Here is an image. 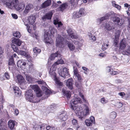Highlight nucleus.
<instances>
[{
	"label": "nucleus",
	"instance_id": "f257e3e1",
	"mask_svg": "<svg viewBox=\"0 0 130 130\" xmlns=\"http://www.w3.org/2000/svg\"><path fill=\"white\" fill-rule=\"evenodd\" d=\"M81 100L80 98H74L73 99L70 101V108L71 109L74 110L75 112L79 116V118L81 120H83L84 118V117L88 115L90 113L88 107L86 105H85L84 109V111H78V108L75 106L78 103H80Z\"/></svg>",
	"mask_w": 130,
	"mask_h": 130
},
{
	"label": "nucleus",
	"instance_id": "f03ea898",
	"mask_svg": "<svg viewBox=\"0 0 130 130\" xmlns=\"http://www.w3.org/2000/svg\"><path fill=\"white\" fill-rule=\"evenodd\" d=\"M5 4L8 8L11 9L14 7L19 12L23 10L25 7L24 2H22L19 3L18 0H13L9 1V2L7 1Z\"/></svg>",
	"mask_w": 130,
	"mask_h": 130
},
{
	"label": "nucleus",
	"instance_id": "7ed1b4c3",
	"mask_svg": "<svg viewBox=\"0 0 130 130\" xmlns=\"http://www.w3.org/2000/svg\"><path fill=\"white\" fill-rule=\"evenodd\" d=\"M12 42L11 46L14 52H17L18 54L24 56L26 57H27L28 55L26 54V52L23 51L19 50L17 46H19L21 45L22 42L20 39L14 38Z\"/></svg>",
	"mask_w": 130,
	"mask_h": 130
},
{
	"label": "nucleus",
	"instance_id": "20e7f679",
	"mask_svg": "<svg viewBox=\"0 0 130 130\" xmlns=\"http://www.w3.org/2000/svg\"><path fill=\"white\" fill-rule=\"evenodd\" d=\"M69 69L66 68H64L62 70L58 69V73L61 77L65 78L68 77L70 76Z\"/></svg>",
	"mask_w": 130,
	"mask_h": 130
},
{
	"label": "nucleus",
	"instance_id": "39448f33",
	"mask_svg": "<svg viewBox=\"0 0 130 130\" xmlns=\"http://www.w3.org/2000/svg\"><path fill=\"white\" fill-rule=\"evenodd\" d=\"M50 32V34H52V31H50L48 32H45L44 35V41L46 43L51 44L53 42V40L50 37V34L49 33Z\"/></svg>",
	"mask_w": 130,
	"mask_h": 130
},
{
	"label": "nucleus",
	"instance_id": "423d86ee",
	"mask_svg": "<svg viewBox=\"0 0 130 130\" xmlns=\"http://www.w3.org/2000/svg\"><path fill=\"white\" fill-rule=\"evenodd\" d=\"M26 99L28 101H33L32 99L33 97L32 90L30 89L27 91L25 94Z\"/></svg>",
	"mask_w": 130,
	"mask_h": 130
},
{
	"label": "nucleus",
	"instance_id": "0eeeda50",
	"mask_svg": "<svg viewBox=\"0 0 130 130\" xmlns=\"http://www.w3.org/2000/svg\"><path fill=\"white\" fill-rule=\"evenodd\" d=\"M115 14L113 15L112 17H111V19L112 20L113 22L115 24H117L120 26H121L123 24L122 21H121L120 18L117 17L115 16Z\"/></svg>",
	"mask_w": 130,
	"mask_h": 130
},
{
	"label": "nucleus",
	"instance_id": "6e6552de",
	"mask_svg": "<svg viewBox=\"0 0 130 130\" xmlns=\"http://www.w3.org/2000/svg\"><path fill=\"white\" fill-rule=\"evenodd\" d=\"M64 38L61 37L60 35H58V37L56 38V45L60 47L62 46L63 43Z\"/></svg>",
	"mask_w": 130,
	"mask_h": 130
},
{
	"label": "nucleus",
	"instance_id": "1a4fd4ad",
	"mask_svg": "<svg viewBox=\"0 0 130 130\" xmlns=\"http://www.w3.org/2000/svg\"><path fill=\"white\" fill-rule=\"evenodd\" d=\"M67 32L70 37L72 39H76L77 37L74 35L73 31L72 30L71 28L68 27L66 29Z\"/></svg>",
	"mask_w": 130,
	"mask_h": 130
},
{
	"label": "nucleus",
	"instance_id": "9d476101",
	"mask_svg": "<svg viewBox=\"0 0 130 130\" xmlns=\"http://www.w3.org/2000/svg\"><path fill=\"white\" fill-rule=\"evenodd\" d=\"M33 5L31 4H28L26 6L25 9L23 13V15L24 16L26 15L30 10L31 9L33 8Z\"/></svg>",
	"mask_w": 130,
	"mask_h": 130
},
{
	"label": "nucleus",
	"instance_id": "9b49d317",
	"mask_svg": "<svg viewBox=\"0 0 130 130\" xmlns=\"http://www.w3.org/2000/svg\"><path fill=\"white\" fill-rule=\"evenodd\" d=\"M53 15V12L49 11L46 14L43 16L42 18V19L43 21H45L46 20H51Z\"/></svg>",
	"mask_w": 130,
	"mask_h": 130
},
{
	"label": "nucleus",
	"instance_id": "f8f14e48",
	"mask_svg": "<svg viewBox=\"0 0 130 130\" xmlns=\"http://www.w3.org/2000/svg\"><path fill=\"white\" fill-rule=\"evenodd\" d=\"M62 92L64 96H66L68 99L70 98L71 96V92L70 91L67 90V88L66 87L63 88Z\"/></svg>",
	"mask_w": 130,
	"mask_h": 130
},
{
	"label": "nucleus",
	"instance_id": "ddd939ff",
	"mask_svg": "<svg viewBox=\"0 0 130 130\" xmlns=\"http://www.w3.org/2000/svg\"><path fill=\"white\" fill-rule=\"evenodd\" d=\"M95 122L94 118L93 116L90 117V120H86L85 121L86 125L88 126H91L93 123H95Z\"/></svg>",
	"mask_w": 130,
	"mask_h": 130
},
{
	"label": "nucleus",
	"instance_id": "4468645a",
	"mask_svg": "<svg viewBox=\"0 0 130 130\" xmlns=\"http://www.w3.org/2000/svg\"><path fill=\"white\" fill-rule=\"evenodd\" d=\"M114 25L111 22L107 23L105 26V28L109 31L114 29Z\"/></svg>",
	"mask_w": 130,
	"mask_h": 130
},
{
	"label": "nucleus",
	"instance_id": "2eb2a0df",
	"mask_svg": "<svg viewBox=\"0 0 130 130\" xmlns=\"http://www.w3.org/2000/svg\"><path fill=\"white\" fill-rule=\"evenodd\" d=\"M26 63H27V64L25 67H26L27 69L28 68L29 71V72H30L34 69V65L30 61H29L27 60H26Z\"/></svg>",
	"mask_w": 130,
	"mask_h": 130
},
{
	"label": "nucleus",
	"instance_id": "dca6fc26",
	"mask_svg": "<svg viewBox=\"0 0 130 130\" xmlns=\"http://www.w3.org/2000/svg\"><path fill=\"white\" fill-rule=\"evenodd\" d=\"M66 86L70 90H72L73 88V80L72 79H69L66 82Z\"/></svg>",
	"mask_w": 130,
	"mask_h": 130
},
{
	"label": "nucleus",
	"instance_id": "f3484780",
	"mask_svg": "<svg viewBox=\"0 0 130 130\" xmlns=\"http://www.w3.org/2000/svg\"><path fill=\"white\" fill-rule=\"evenodd\" d=\"M68 115H67L66 112H63L61 113L59 117V118L61 120L63 121L66 120L68 118Z\"/></svg>",
	"mask_w": 130,
	"mask_h": 130
},
{
	"label": "nucleus",
	"instance_id": "a211bd4d",
	"mask_svg": "<svg viewBox=\"0 0 130 130\" xmlns=\"http://www.w3.org/2000/svg\"><path fill=\"white\" fill-rule=\"evenodd\" d=\"M51 0H47L42 3V7L43 8H45L50 6L51 4Z\"/></svg>",
	"mask_w": 130,
	"mask_h": 130
},
{
	"label": "nucleus",
	"instance_id": "6ab92c4d",
	"mask_svg": "<svg viewBox=\"0 0 130 130\" xmlns=\"http://www.w3.org/2000/svg\"><path fill=\"white\" fill-rule=\"evenodd\" d=\"M35 17L31 15L28 17L27 21L29 22L30 25H32L34 24L35 21Z\"/></svg>",
	"mask_w": 130,
	"mask_h": 130
},
{
	"label": "nucleus",
	"instance_id": "aec40b11",
	"mask_svg": "<svg viewBox=\"0 0 130 130\" xmlns=\"http://www.w3.org/2000/svg\"><path fill=\"white\" fill-rule=\"evenodd\" d=\"M61 56V55L60 53V52L57 51L56 53L52 54H51L50 59L51 60H53L56 57H60Z\"/></svg>",
	"mask_w": 130,
	"mask_h": 130
},
{
	"label": "nucleus",
	"instance_id": "412c9836",
	"mask_svg": "<svg viewBox=\"0 0 130 130\" xmlns=\"http://www.w3.org/2000/svg\"><path fill=\"white\" fill-rule=\"evenodd\" d=\"M6 127V124L4 119L0 120V130L4 129Z\"/></svg>",
	"mask_w": 130,
	"mask_h": 130
},
{
	"label": "nucleus",
	"instance_id": "4be33fe9",
	"mask_svg": "<svg viewBox=\"0 0 130 130\" xmlns=\"http://www.w3.org/2000/svg\"><path fill=\"white\" fill-rule=\"evenodd\" d=\"M17 80L16 82L19 83L21 84L24 82L25 80L22 76L19 75L17 76Z\"/></svg>",
	"mask_w": 130,
	"mask_h": 130
},
{
	"label": "nucleus",
	"instance_id": "5701e85b",
	"mask_svg": "<svg viewBox=\"0 0 130 130\" xmlns=\"http://www.w3.org/2000/svg\"><path fill=\"white\" fill-rule=\"evenodd\" d=\"M55 81L56 85V86L57 87L60 88L62 86V83L56 77H55Z\"/></svg>",
	"mask_w": 130,
	"mask_h": 130
},
{
	"label": "nucleus",
	"instance_id": "b1692460",
	"mask_svg": "<svg viewBox=\"0 0 130 130\" xmlns=\"http://www.w3.org/2000/svg\"><path fill=\"white\" fill-rule=\"evenodd\" d=\"M15 125V122L14 121L10 120L8 123V127L11 129H13Z\"/></svg>",
	"mask_w": 130,
	"mask_h": 130
},
{
	"label": "nucleus",
	"instance_id": "393cba45",
	"mask_svg": "<svg viewBox=\"0 0 130 130\" xmlns=\"http://www.w3.org/2000/svg\"><path fill=\"white\" fill-rule=\"evenodd\" d=\"M27 63H26V60L25 61L23 62L22 60L19 61L17 63V66L18 67H21L22 66H24L25 67Z\"/></svg>",
	"mask_w": 130,
	"mask_h": 130
},
{
	"label": "nucleus",
	"instance_id": "a878e982",
	"mask_svg": "<svg viewBox=\"0 0 130 130\" xmlns=\"http://www.w3.org/2000/svg\"><path fill=\"white\" fill-rule=\"evenodd\" d=\"M126 46V44L125 43V42L123 40H122L120 42L119 45V50H122L124 49Z\"/></svg>",
	"mask_w": 130,
	"mask_h": 130
},
{
	"label": "nucleus",
	"instance_id": "bb28decb",
	"mask_svg": "<svg viewBox=\"0 0 130 130\" xmlns=\"http://www.w3.org/2000/svg\"><path fill=\"white\" fill-rule=\"evenodd\" d=\"M54 24L55 25H56L57 27L58 28L61 27L62 25V24L61 22H59L56 20H54Z\"/></svg>",
	"mask_w": 130,
	"mask_h": 130
},
{
	"label": "nucleus",
	"instance_id": "cd10ccee",
	"mask_svg": "<svg viewBox=\"0 0 130 130\" xmlns=\"http://www.w3.org/2000/svg\"><path fill=\"white\" fill-rule=\"evenodd\" d=\"M32 99L33 101L29 102L33 103H37L39 102H40L41 100L37 96H34V97H33V98Z\"/></svg>",
	"mask_w": 130,
	"mask_h": 130
},
{
	"label": "nucleus",
	"instance_id": "c85d7f7f",
	"mask_svg": "<svg viewBox=\"0 0 130 130\" xmlns=\"http://www.w3.org/2000/svg\"><path fill=\"white\" fill-rule=\"evenodd\" d=\"M118 38L117 37L115 38V39L114 40L113 45L116 47V48L115 50L116 51H117V49H118Z\"/></svg>",
	"mask_w": 130,
	"mask_h": 130
},
{
	"label": "nucleus",
	"instance_id": "c756f323",
	"mask_svg": "<svg viewBox=\"0 0 130 130\" xmlns=\"http://www.w3.org/2000/svg\"><path fill=\"white\" fill-rule=\"evenodd\" d=\"M67 4L66 3H64L61 5L59 7L60 10L62 11L68 7Z\"/></svg>",
	"mask_w": 130,
	"mask_h": 130
},
{
	"label": "nucleus",
	"instance_id": "7c9ffc66",
	"mask_svg": "<svg viewBox=\"0 0 130 130\" xmlns=\"http://www.w3.org/2000/svg\"><path fill=\"white\" fill-rule=\"evenodd\" d=\"M115 14V13L111 11L106 14L104 17L106 19H107L109 18L110 16L112 15V16L114 15Z\"/></svg>",
	"mask_w": 130,
	"mask_h": 130
},
{
	"label": "nucleus",
	"instance_id": "2f4dec72",
	"mask_svg": "<svg viewBox=\"0 0 130 130\" xmlns=\"http://www.w3.org/2000/svg\"><path fill=\"white\" fill-rule=\"evenodd\" d=\"M14 64V62L13 56H11L9 60L8 64L9 66H12Z\"/></svg>",
	"mask_w": 130,
	"mask_h": 130
},
{
	"label": "nucleus",
	"instance_id": "473e14b6",
	"mask_svg": "<svg viewBox=\"0 0 130 130\" xmlns=\"http://www.w3.org/2000/svg\"><path fill=\"white\" fill-rule=\"evenodd\" d=\"M68 46L70 51H73L75 48V46L72 43L69 42L68 43Z\"/></svg>",
	"mask_w": 130,
	"mask_h": 130
},
{
	"label": "nucleus",
	"instance_id": "72a5a7b5",
	"mask_svg": "<svg viewBox=\"0 0 130 130\" xmlns=\"http://www.w3.org/2000/svg\"><path fill=\"white\" fill-rule=\"evenodd\" d=\"M80 17L79 12H74L72 15V18L74 19L78 18Z\"/></svg>",
	"mask_w": 130,
	"mask_h": 130
},
{
	"label": "nucleus",
	"instance_id": "f704fd0d",
	"mask_svg": "<svg viewBox=\"0 0 130 130\" xmlns=\"http://www.w3.org/2000/svg\"><path fill=\"white\" fill-rule=\"evenodd\" d=\"M31 88L35 91H36V92L39 90L40 89L38 86L36 85H31Z\"/></svg>",
	"mask_w": 130,
	"mask_h": 130
},
{
	"label": "nucleus",
	"instance_id": "c9c22d12",
	"mask_svg": "<svg viewBox=\"0 0 130 130\" xmlns=\"http://www.w3.org/2000/svg\"><path fill=\"white\" fill-rule=\"evenodd\" d=\"M13 36L17 38H20L21 35L20 33L18 31H16L15 32L13 33Z\"/></svg>",
	"mask_w": 130,
	"mask_h": 130
},
{
	"label": "nucleus",
	"instance_id": "e433bc0d",
	"mask_svg": "<svg viewBox=\"0 0 130 130\" xmlns=\"http://www.w3.org/2000/svg\"><path fill=\"white\" fill-rule=\"evenodd\" d=\"M85 12V10L84 8H81L80 9L79 11V13L80 16H83L84 15Z\"/></svg>",
	"mask_w": 130,
	"mask_h": 130
},
{
	"label": "nucleus",
	"instance_id": "4c0bfd02",
	"mask_svg": "<svg viewBox=\"0 0 130 130\" xmlns=\"http://www.w3.org/2000/svg\"><path fill=\"white\" fill-rule=\"evenodd\" d=\"M33 51L34 53H39L41 52V50L40 49H38L36 47L33 49Z\"/></svg>",
	"mask_w": 130,
	"mask_h": 130
},
{
	"label": "nucleus",
	"instance_id": "58836bf2",
	"mask_svg": "<svg viewBox=\"0 0 130 130\" xmlns=\"http://www.w3.org/2000/svg\"><path fill=\"white\" fill-rule=\"evenodd\" d=\"M43 26L45 28H49V27H50V29L51 28V29L52 30V31H53V30H54V29H53L52 27H50V25H48L47 23H45L44 24Z\"/></svg>",
	"mask_w": 130,
	"mask_h": 130
},
{
	"label": "nucleus",
	"instance_id": "ea45409f",
	"mask_svg": "<svg viewBox=\"0 0 130 130\" xmlns=\"http://www.w3.org/2000/svg\"><path fill=\"white\" fill-rule=\"evenodd\" d=\"M41 126L40 125H36L34 126V127L35 130H42Z\"/></svg>",
	"mask_w": 130,
	"mask_h": 130
},
{
	"label": "nucleus",
	"instance_id": "a19ab883",
	"mask_svg": "<svg viewBox=\"0 0 130 130\" xmlns=\"http://www.w3.org/2000/svg\"><path fill=\"white\" fill-rule=\"evenodd\" d=\"M37 96L39 97H40L42 96L41 92V91L40 89L39 90L37 91L36 92Z\"/></svg>",
	"mask_w": 130,
	"mask_h": 130
},
{
	"label": "nucleus",
	"instance_id": "79ce46f5",
	"mask_svg": "<svg viewBox=\"0 0 130 130\" xmlns=\"http://www.w3.org/2000/svg\"><path fill=\"white\" fill-rule=\"evenodd\" d=\"M14 93L15 95L17 96H19L21 94V91L20 90H19L18 91H15L14 92Z\"/></svg>",
	"mask_w": 130,
	"mask_h": 130
},
{
	"label": "nucleus",
	"instance_id": "37998d69",
	"mask_svg": "<svg viewBox=\"0 0 130 130\" xmlns=\"http://www.w3.org/2000/svg\"><path fill=\"white\" fill-rule=\"evenodd\" d=\"M108 44L104 43L102 45V49L103 51H105L107 47L108 46Z\"/></svg>",
	"mask_w": 130,
	"mask_h": 130
},
{
	"label": "nucleus",
	"instance_id": "c03bdc74",
	"mask_svg": "<svg viewBox=\"0 0 130 130\" xmlns=\"http://www.w3.org/2000/svg\"><path fill=\"white\" fill-rule=\"evenodd\" d=\"M26 79L29 83H31L32 82L31 78L28 75L26 76Z\"/></svg>",
	"mask_w": 130,
	"mask_h": 130
},
{
	"label": "nucleus",
	"instance_id": "a18cd8bd",
	"mask_svg": "<svg viewBox=\"0 0 130 130\" xmlns=\"http://www.w3.org/2000/svg\"><path fill=\"white\" fill-rule=\"evenodd\" d=\"M39 84H40L43 85H46V83L43 80H38L37 81Z\"/></svg>",
	"mask_w": 130,
	"mask_h": 130
},
{
	"label": "nucleus",
	"instance_id": "49530a36",
	"mask_svg": "<svg viewBox=\"0 0 130 130\" xmlns=\"http://www.w3.org/2000/svg\"><path fill=\"white\" fill-rule=\"evenodd\" d=\"M60 61L61 62H59L58 61H57V62H56L54 64H53V67H54L56 65H57L58 64L60 63H61V64L62 63V62L63 61V60H62V59H60Z\"/></svg>",
	"mask_w": 130,
	"mask_h": 130
},
{
	"label": "nucleus",
	"instance_id": "de8ad7c7",
	"mask_svg": "<svg viewBox=\"0 0 130 130\" xmlns=\"http://www.w3.org/2000/svg\"><path fill=\"white\" fill-rule=\"evenodd\" d=\"M126 54L127 55L130 54V46H129L127 49L125 51Z\"/></svg>",
	"mask_w": 130,
	"mask_h": 130
},
{
	"label": "nucleus",
	"instance_id": "09e8293b",
	"mask_svg": "<svg viewBox=\"0 0 130 130\" xmlns=\"http://www.w3.org/2000/svg\"><path fill=\"white\" fill-rule=\"evenodd\" d=\"M50 108L52 110H53L56 108V106L55 104H53L51 105Z\"/></svg>",
	"mask_w": 130,
	"mask_h": 130
},
{
	"label": "nucleus",
	"instance_id": "8fccbe9b",
	"mask_svg": "<svg viewBox=\"0 0 130 130\" xmlns=\"http://www.w3.org/2000/svg\"><path fill=\"white\" fill-rule=\"evenodd\" d=\"M5 76L6 79H9L10 78V76L8 72L5 73Z\"/></svg>",
	"mask_w": 130,
	"mask_h": 130
},
{
	"label": "nucleus",
	"instance_id": "3c124183",
	"mask_svg": "<svg viewBox=\"0 0 130 130\" xmlns=\"http://www.w3.org/2000/svg\"><path fill=\"white\" fill-rule=\"evenodd\" d=\"M112 71H111V72H110V74L112 75H116L117 73H118V72L117 71H113L112 69Z\"/></svg>",
	"mask_w": 130,
	"mask_h": 130
},
{
	"label": "nucleus",
	"instance_id": "603ef678",
	"mask_svg": "<svg viewBox=\"0 0 130 130\" xmlns=\"http://www.w3.org/2000/svg\"><path fill=\"white\" fill-rule=\"evenodd\" d=\"M103 104H105L107 102L106 101L105 99L104 98H102L100 101Z\"/></svg>",
	"mask_w": 130,
	"mask_h": 130
},
{
	"label": "nucleus",
	"instance_id": "864d4df0",
	"mask_svg": "<svg viewBox=\"0 0 130 130\" xmlns=\"http://www.w3.org/2000/svg\"><path fill=\"white\" fill-rule=\"evenodd\" d=\"M117 106L118 108H120L122 106V104L120 102H118L117 103Z\"/></svg>",
	"mask_w": 130,
	"mask_h": 130
},
{
	"label": "nucleus",
	"instance_id": "5fc2aeb1",
	"mask_svg": "<svg viewBox=\"0 0 130 130\" xmlns=\"http://www.w3.org/2000/svg\"><path fill=\"white\" fill-rule=\"evenodd\" d=\"M44 92L45 94H48L50 93V90L47 88V89L44 91Z\"/></svg>",
	"mask_w": 130,
	"mask_h": 130
},
{
	"label": "nucleus",
	"instance_id": "6e6d98bb",
	"mask_svg": "<svg viewBox=\"0 0 130 130\" xmlns=\"http://www.w3.org/2000/svg\"><path fill=\"white\" fill-rule=\"evenodd\" d=\"M11 15L12 17L15 19H17L18 18L17 15L16 14L12 13V14Z\"/></svg>",
	"mask_w": 130,
	"mask_h": 130
},
{
	"label": "nucleus",
	"instance_id": "4d7b16f0",
	"mask_svg": "<svg viewBox=\"0 0 130 130\" xmlns=\"http://www.w3.org/2000/svg\"><path fill=\"white\" fill-rule=\"evenodd\" d=\"M114 115L113 116V118H115L116 116V112L113 111L111 112V115Z\"/></svg>",
	"mask_w": 130,
	"mask_h": 130
},
{
	"label": "nucleus",
	"instance_id": "13d9d810",
	"mask_svg": "<svg viewBox=\"0 0 130 130\" xmlns=\"http://www.w3.org/2000/svg\"><path fill=\"white\" fill-rule=\"evenodd\" d=\"M72 123L73 125H76L77 123V121L76 119H74L72 121Z\"/></svg>",
	"mask_w": 130,
	"mask_h": 130
},
{
	"label": "nucleus",
	"instance_id": "bf43d9fd",
	"mask_svg": "<svg viewBox=\"0 0 130 130\" xmlns=\"http://www.w3.org/2000/svg\"><path fill=\"white\" fill-rule=\"evenodd\" d=\"M46 125V124H42V125H40V126H41V128L42 130H44V129H45V128L46 127L45 126Z\"/></svg>",
	"mask_w": 130,
	"mask_h": 130
},
{
	"label": "nucleus",
	"instance_id": "052dcab7",
	"mask_svg": "<svg viewBox=\"0 0 130 130\" xmlns=\"http://www.w3.org/2000/svg\"><path fill=\"white\" fill-rule=\"evenodd\" d=\"M114 7L119 10H120V9L121 8V6L116 4V5H115V6H114Z\"/></svg>",
	"mask_w": 130,
	"mask_h": 130
},
{
	"label": "nucleus",
	"instance_id": "680f3d73",
	"mask_svg": "<svg viewBox=\"0 0 130 130\" xmlns=\"http://www.w3.org/2000/svg\"><path fill=\"white\" fill-rule=\"evenodd\" d=\"M44 85H43L41 86V88L44 92L47 88L46 87L44 86Z\"/></svg>",
	"mask_w": 130,
	"mask_h": 130
},
{
	"label": "nucleus",
	"instance_id": "e2e57ef3",
	"mask_svg": "<svg viewBox=\"0 0 130 130\" xmlns=\"http://www.w3.org/2000/svg\"><path fill=\"white\" fill-rule=\"evenodd\" d=\"M120 33L119 32H118L116 33L115 35V38L118 37V38L119 39V37L120 36Z\"/></svg>",
	"mask_w": 130,
	"mask_h": 130
},
{
	"label": "nucleus",
	"instance_id": "0e129e2a",
	"mask_svg": "<svg viewBox=\"0 0 130 130\" xmlns=\"http://www.w3.org/2000/svg\"><path fill=\"white\" fill-rule=\"evenodd\" d=\"M105 19H106L105 17H102L100 18L98 20H99L100 22L102 21H103Z\"/></svg>",
	"mask_w": 130,
	"mask_h": 130
},
{
	"label": "nucleus",
	"instance_id": "69168bd1",
	"mask_svg": "<svg viewBox=\"0 0 130 130\" xmlns=\"http://www.w3.org/2000/svg\"><path fill=\"white\" fill-rule=\"evenodd\" d=\"M13 89L14 90V92L15 91H18L19 90V88L18 87H14L13 88Z\"/></svg>",
	"mask_w": 130,
	"mask_h": 130
},
{
	"label": "nucleus",
	"instance_id": "338daca9",
	"mask_svg": "<svg viewBox=\"0 0 130 130\" xmlns=\"http://www.w3.org/2000/svg\"><path fill=\"white\" fill-rule=\"evenodd\" d=\"M53 128L50 126H46V129H45L44 130H52V129Z\"/></svg>",
	"mask_w": 130,
	"mask_h": 130
},
{
	"label": "nucleus",
	"instance_id": "774afa93",
	"mask_svg": "<svg viewBox=\"0 0 130 130\" xmlns=\"http://www.w3.org/2000/svg\"><path fill=\"white\" fill-rule=\"evenodd\" d=\"M90 39L92 40L93 41H94L96 40V38L94 36H91Z\"/></svg>",
	"mask_w": 130,
	"mask_h": 130
}]
</instances>
